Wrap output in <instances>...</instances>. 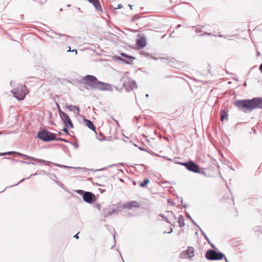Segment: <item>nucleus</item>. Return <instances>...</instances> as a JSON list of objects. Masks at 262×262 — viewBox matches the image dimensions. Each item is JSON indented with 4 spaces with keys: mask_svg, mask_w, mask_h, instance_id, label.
Returning <instances> with one entry per match:
<instances>
[{
    "mask_svg": "<svg viewBox=\"0 0 262 262\" xmlns=\"http://www.w3.org/2000/svg\"><path fill=\"white\" fill-rule=\"evenodd\" d=\"M53 164L55 166H58L59 167H68V166H64L63 165H61V164H57V163H53ZM69 167L71 168H75L74 167Z\"/></svg>",
    "mask_w": 262,
    "mask_h": 262,
    "instance_id": "nucleus-23",
    "label": "nucleus"
},
{
    "mask_svg": "<svg viewBox=\"0 0 262 262\" xmlns=\"http://www.w3.org/2000/svg\"><path fill=\"white\" fill-rule=\"evenodd\" d=\"M129 7H130V9H132L133 6L132 5H129Z\"/></svg>",
    "mask_w": 262,
    "mask_h": 262,
    "instance_id": "nucleus-48",
    "label": "nucleus"
},
{
    "mask_svg": "<svg viewBox=\"0 0 262 262\" xmlns=\"http://www.w3.org/2000/svg\"><path fill=\"white\" fill-rule=\"evenodd\" d=\"M55 140H56L57 141H64L65 142H68V141L66 139H63V138H57V139H56L55 138Z\"/></svg>",
    "mask_w": 262,
    "mask_h": 262,
    "instance_id": "nucleus-27",
    "label": "nucleus"
},
{
    "mask_svg": "<svg viewBox=\"0 0 262 262\" xmlns=\"http://www.w3.org/2000/svg\"><path fill=\"white\" fill-rule=\"evenodd\" d=\"M206 257L211 260H221L224 258L226 262H229L223 253L214 250H208L206 253Z\"/></svg>",
    "mask_w": 262,
    "mask_h": 262,
    "instance_id": "nucleus-5",
    "label": "nucleus"
},
{
    "mask_svg": "<svg viewBox=\"0 0 262 262\" xmlns=\"http://www.w3.org/2000/svg\"><path fill=\"white\" fill-rule=\"evenodd\" d=\"M146 97H148V94H146Z\"/></svg>",
    "mask_w": 262,
    "mask_h": 262,
    "instance_id": "nucleus-51",
    "label": "nucleus"
},
{
    "mask_svg": "<svg viewBox=\"0 0 262 262\" xmlns=\"http://www.w3.org/2000/svg\"><path fill=\"white\" fill-rule=\"evenodd\" d=\"M188 217L189 218H190V219L191 220V222L193 224V225H194L195 226H196L198 227V226H199L193 220L190 216V215L188 214Z\"/></svg>",
    "mask_w": 262,
    "mask_h": 262,
    "instance_id": "nucleus-24",
    "label": "nucleus"
},
{
    "mask_svg": "<svg viewBox=\"0 0 262 262\" xmlns=\"http://www.w3.org/2000/svg\"><path fill=\"white\" fill-rule=\"evenodd\" d=\"M212 35V34L210 33H207V32H205L204 33L202 34L201 35L202 36H203V35Z\"/></svg>",
    "mask_w": 262,
    "mask_h": 262,
    "instance_id": "nucleus-34",
    "label": "nucleus"
},
{
    "mask_svg": "<svg viewBox=\"0 0 262 262\" xmlns=\"http://www.w3.org/2000/svg\"><path fill=\"white\" fill-rule=\"evenodd\" d=\"M136 44L139 48H143L146 46V41L144 38H140L137 40Z\"/></svg>",
    "mask_w": 262,
    "mask_h": 262,
    "instance_id": "nucleus-15",
    "label": "nucleus"
},
{
    "mask_svg": "<svg viewBox=\"0 0 262 262\" xmlns=\"http://www.w3.org/2000/svg\"><path fill=\"white\" fill-rule=\"evenodd\" d=\"M198 227L199 228L200 232H201L202 234L203 235H204V234H205V233L204 232V231L201 228V227L199 226H198Z\"/></svg>",
    "mask_w": 262,
    "mask_h": 262,
    "instance_id": "nucleus-29",
    "label": "nucleus"
},
{
    "mask_svg": "<svg viewBox=\"0 0 262 262\" xmlns=\"http://www.w3.org/2000/svg\"><path fill=\"white\" fill-rule=\"evenodd\" d=\"M184 225V224L183 223V222L181 221V227H183Z\"/></svg>",
    "mask_w": 262,
    "mask_h": 262,
    "instance_id": "nucleus-42",
    "label": "nucleus"
},
{
    "mask_svg": "<svg viewBox=\"0 0 262 262\" xmlns=\"http://www.w3.org/2000/svg\"><path fill=\"white\" fill-rule=\"evenodd\" d=\"M259 69L260 71V72L262 73V63L260 64V65L259 67Z\"/></svg>",
    "mask_w": 262,
    "mask_h": 262,
    "instance_id": "nucleus-36",
    "label": "nucleus"
},
{
    "mask_svg": "<svg viewBox=\"0 0 262 262\" xmlns=\"http://www.w3.org/2000/svg\"><path fill=\"white\" fill-rule=\"evenodd\" d=\"M178 222L179 224L180 225V217H178Z\"/></svg>",
    "mask_w": 262,
    "mask_h": 262,
    "instance_id": "nucleus-41",
    "label": "nucleus"
},
{
    "mask_svg": "<svg viewBox=\"0 0 262 262\" xmlns=\"http://www.w3.org/2000/svg\"><path fill=\"white\" fill-rule=\"evenodd\" d=\"M37 137L43 141H50L55 139V135L47 130L38 132Z\"/></svg>",
    "mask_w": 262,
    "mask_h": 262,
    "instance_id": "nucleus-6",
    "label": "nucleus"
},
{
    "mask_svg": "<svg viewBox=\"0 0 262 262\" xmlns=\"http://www.w3.org/2000/svg\"><path fill=\"white\" fill-rule=\"evenodd\" d=\"M57 35H58V36H63V37H67V36H66V35H64V34H63V35H58V34H57Z\"/></svg>",
    "mask_w": 262,
    "mask_h": 262,
    "instance_id": "nucleus-43",
    "label": "nucleus"
},
{
    "mask_svg": "<svg viewBox=\"0 0 262 262\" xmlns=\"http://www.w3.org/2000/svg\"><path fill=\"white\" fill-rule=\"evenodd\" d=\"M168 160L170 161H172L176 164H180V159L179 158L175 157L172 160L171 159H168Z\"/></svg>",
    "mask_w": 262,
    "mask_h": 262,
    "instance_id": "nucleus-21",
    "label": "nucleus"
},
{
    "mask_svg": "<svg viewBox=\"0 0 262 262\" xmlns=\"http://www.w3.org/2000/svg\"><path fill=\"white\" fill-rule=\"evenodd\" d=\"M221 121H224V119H226V120H228L227 114L225 111H222L221 112Z\"/></svg>",
    "mask_w": 262,
    "mask_h": 262,
    "instance_id": "nucleus-19",
    "label": "nucleus"
},
{
    "mask_svg": "<svg viewBox=\"0 0 262 262\" xmlns=\"http://www.w3.org/2000/svg\"><path fill=\"white\" fill-rule=\"evenodd\" d=\"M15 82L13 80H11V82H10V85L11 86H14L15 85Z\"/></svg>",
    "mask_w": 262,
    "mask_h": 262,
    "instance_id": "nucleus-30",
    "label": "nucleus"
},
{
    "mask_svg": "<svg viewBox=\"0 0 262 262\" xmlns=\"http://www.w3.org/2000/svg\"><path fill=\"white\" fill-rule=\"evenodd\" d=\"M36 174H37V173H34V174H32L31 176H35V175H36Z\"/></svg>",
    "mask_w": 262,
    "mask_h": 262,
    "instance_id": "nucleus-49",
    "label": "nucleus"
},
{
    "mask_svg": "<svg viewBox=\"0 0 262 262\" xmlns=\"http://www.w3.org/2000/svg\"><path fill=\"white\" fill-rule=\"evenodd\" d=\"M128 75L129 73L128 72H126L123 74V76L121 78V81L123 82V85L125 88L126 91L127 92H129L133 90L134 88H137L136 82L132 80L129 77Z\"/></svg>",
    "mask_w": 262,
    "mask_h": 262,
    "instance_id": "nucleus-4",
    "label": "nucleus"
},
{
    "mask_svg": "<svg viewBox=\"0 0 262 262\" xmlns=\"http://www.w3.org/2000/svg\"><path fill=\"white\" fill-rule=\"evenodd\" d=\"M74 108H75L78 112V113L80 111V108L78 106L74 105Z\"/></svg>",
    "mask_w": 262,
    "mask_h": 262,
    "instance_id": "nucleus-28",
    "label": "nucleus"
},
{
    "mask_svg": "<svg viewBox=\"0 0 262 262\" xmlns=\"http://www.w3.org/2000/svg\"><path fill=\"white\" fill-rule=\"evenodd\" d=\"M11 92L17 100H22L25 98L28 91L25 85L21 84L14 88Z\"/></svg>",
    "mask_w": 262,
    "mask_h": 262,
    "instance_id": "nucleus-3",
    "label": "nucleus"
},
{
    "mask_svg": "<svg viewBox=\"0 0 262 262\" xmlns=\"http://www.w3.org/2000/svg\"><path fill=\"white\" fill-rule=\"evenodd\" d=\"M82 198L85 202L92 203L95 198V195L92 192L86 191L83 193Z\"/></svg>",
    "mask_w": 262,
    "mask_h": 262,
    "instance_id": "nucleus-11",
    "label": "nucleus"
},
{
    "mask_svg": "<svg viewBox=\"0 0 262 262\" xmlns=\"http://www.w3.org/2000/svg\"><path fill=\"white\" fill-rule=\"evenodd\" d=\"M173 60H174V59H171V62L172 63H173L174 62V61H173Z\"/></svg>",
    "mask_w": 262,
    "mask_h": 262,
    "instance_id": "nucleus-47",
    "label": "nucleus"
},
{
    "mask_svg": "<svg viewBox=\"0 0 262 262\" xmlns=\"http://www.w3.org/2000/svg\"><path fill=\"white\" fill-rule=\"evenodd\" d=\"M90 3L93 4L95 9L99 11H102L101 4L99 0H88Z\"/></svg>",
    "mask_w": 262,
    "mask_h": 262,
    "instance_id": "nucleus-14",
    "label": "nucleus"
},
{
    "mask_svg": "<svg viewBox=\"0 0 262 262\" xmlns=\"http://www.w3.org/2000/svg\"><path fill=\"white\" fill-rule=\"evenodd\" d=\"M172 231V228H171L170 231H169V232L164 231V233H171Z\"/></svg>",
    "mask_w": 262,
    "mask_h": 262,
    "instance_id": "nucleus-39",
    "label": "nucleus"
},
{
    "mask_svg": "<svg viewBox=\"0 0 262 262\" xmlns=\"http://www.w3.org/2000/svg\"><path fill=\"white\" fill-rule=\"evenodd\" d=\"M194 249L192 247H188L185 251L181 253V257L191 259L194 256Z\"/></svg>",
    "mask_w": 262,
    "mask_h": 262,
    "instance_id": "nucleus-10",
    "label": "nucleus"
},
{
    "mask_svg": "<svg viewBox=\"0 0 262 262\" xmlns=\"http://www.w3.org/2000/svg\"><path fill=\"white\" fill-rule=\"evenodd\" d=\"M70 49H71V48L69 47V50L68 51H70Z\"/></svg>",
    "mask_w": 262,
    "mask_h": 262,
    "instance_id": "nucleus-54",
    "label": "nucleus"
},
{
    "mask_svg": "<svg viewBox=\"0 0 262 262\" xmlns=\"http://www.w3.org/2000/svg\"><path fill=\"white\" fill-rule=\"evenodd\" d=\"M24 180H25V179H22L20 182H19L17 183V184H19V183H20L21 182L23 181Z\"/></svg>",
    "mask_w": 262,
    "mask_h": 262,
    "instance_id": "nucleus-46",
    "label": "nucleus"
},
{
    "mask_svg": "<svg viewBox=\"0 0 262 262\" xmlns=\"http://www.w3.org/2000/svg\"><path fill=\"white\" fill-rule=\"evenodd\" d=\"M181 165H183L185 166V169H188L189 171H192L195 173H199L204 174L205 172L204 171H201L200 170L199 166L194 163L192 161H190L188 162L182 163Z\"/></svg>",
    "mask_w": 262,
    "mask_h": 262,
    "instance_id": "nucleus-7",
    "label": "nucleus"
},
{
    "mask_svg": "<svg viewBox=\"0 0 262 262\" xmlns=\"http://www.w3.org/2000/svg\"><path fill=\"white\" fill-rule=\"evenodd\" d=\"M202 30L200 28H197L195 29V32L196 33H200L201 32Z\"/></svg>",
    "mask_w": 262,
    "mask_h": 262,
    "instance_id": "nucleus-33",
    "label": "nucleus"
},
{
    "mask_svg": "<svg viewBox=\"0 0 262 262\" xmlns=\"http://www.w3.org/2000/svg\"><path fill=\"white\" fill-rule=\"evenodd\" d=\"M149 182V180L148 179H146L144 180V181L142 183H141L140 184V186L141 187H144L146 186V185L147 184H148Z\"/></svg>",
    "mask_w": 262,
    "mask_h": 262,
    "instance_id": "nucleus-20",
    "label": "nucleus"
},
{
    "mask_svg": "<svg viewBox=\"0 0 262 262\" xmlns=\"http://www.w3.org/2000/svg\"><path fill=\"white\" fill-rule=\"evenodd\" d=\"M15 152H14V151H9V152H7L0 153V155H1V156L10 155H11L12 154H15ZM16 154H17L18 155H19L20 156L25 157L27 160L32 159L33 160L35 161H36L37 162L41 163H42V164H47V163H50V162L46 161L45 160H41V159H37V158H34V157H32L28 156H27L26 155H24V154H23L21 153L16 152Z\"/></svg>",
    "mask_w": 262,
    "mask_h": 262,
    "instance_id": "nucleus-8",
    "label": "nucleus"
},
{
    "mask_svg": "<svg viewBox=\"0 0 262 262\" xmlns=\"http://www.w3.org/2000/svg\"><path fill=\"white\" fill-rule=\"evenodd\" d=\"M59 114L60 117L64 122L65 125L67 127L73 128V125L69 116L67 114L62 112L60 109L59 110Z\"/></svg>",
    "mask_w": 262,
    "mask_h": 262,
    "instance_id": "nucleus-9",
    "label": "nucleus"
},
{
    "mask_svg": "<svg viewBox=\"0 0 262 262\" xmlns=\"http://www.w3.org/2000/svg\"><path fill=\"white\" fill-rule=\"evenodd\" d=\"M74 105H67L66 107L69 110V111H72V108H74Z\"/></svg>",
    "mask_w": 262,
    "mask_h": 262,
    "instance_id": "nucleus-25",
    "label": "nucleus"
},
{
    "mask_svg": "<svg viewBox=\"0 0 262 262\" xmlns=\"http://www.w3.org/2000/svg\"><path fill=\"white\" fill-rule=\"evenodd\" d=\"M219 37H224V38L227 39V40H231V39L230 38H227L226 36H223L222 35H219Z\"/></svg>",
    "mask_w": 262,
    "mask_h": 262,
    "instance_id": "nucleus-31",
    "label": "nucleus"
},
{
    "mask_svg": "<svg viewBox=\"0 0 262 262\" xmlns=\"http://www.w3.org/2000/svg\"><path fill=\"white\" fill-rule=\"evenodd\" d=\"M82 80L83 84L89 85L92 89L100 91L112 90L111 84L99 81L94 76L86 75L83 77Z\"/></svg>",
    "mask_w": 262,
    "mask_h": 262,
    "instance_id": "nucleus-1",
    "label": "nucleus"
},
{
    "mask_svg": "<svg viewBox=\"0 0 262 262\" xmlns=\"http://www.w3.org/2000/svg\"><path fill=\"white\" fill-rule=\"evenodd\" d=\"M204 237H205V238L206 239V241L208 242L209 244H210V245L212 247L214 248H215V246L213 244H211L210 243V240L208 238V237H207V235L206 234H204V235H203Z\"/></svg>",
    "mask_w": 262,
    "mask_h": 262,
    "instance_id": "nucleus-22",
    "label": "nucleus"
},
{
    "mask_svg": "<svg viewBox=\"0 0 262 262\" xmlns=\"http://www.w3.org/2000/svg\"><path fill=\"white\" fill-rule=\"evenodd\" d=\"M121 55L122 57H124L125 58V59H124V61L126 62L127 63H130L131 62H132L134 58L130 56H129L125 53H121Z\"/></svg>",
    "mask_w": 262,
    "mask_h": 262,
    "instance_id": "nucleus-16",
    "label": "nucleus"
},
{
    "mask_svg": "<svg viewBox=\"0 0 262 262\" xmlns=\"http://www.w3.org/2000/svg\"><path fill=\"white\" fill-rule=\"evenodd\" d=\"M171 66L174 67V64H171Z\"/></svg>",
    "mask_w": 262,
    "mask_h": 262,
    "instance_id": "nucleus-50",
    "label": "nucleus"
},
{
    "mask_svg": "<svg viewBox=\"0 0 262 262\" xmlns=\"http://www.w3.org/2000/svg\"><path fill=\"white\" fill-rule=\"evenodd\" d=\"M56 178V176H54L53 178Z\"/></svg>",
    "mask_w": 262,
    "mask_h": 262,
    "instance_id": "nucleus-52",
    "label": "nucleus"
},
{
    "mask_svg": "<svg viewBox=\"0 0 262 262\" xmlns=\"http://www.w3.org/2000/svg\"><path fill=\"white\" fill-rule=\"evenodd\" d=\"M0 134H1V133H0Z\"/></svg>",
    "mask_w": 262,
    "mask_h": 262,
    "instance_id": "nucleus-55",
    "label": "nucleus"
},
{
    "mask_svg": "<svg viewBox=\"0 0 262 262\" xmlns=\"http://www.w3.org/2000/svg\"><path fill=\"white\" fill-rule=\"evenodd\" d=\"M63 130L64 132H65L66 134H68V130L66 128H64L63 129Z\"/></svg>",
    "mask_w": 262,
    "mask_h": 262,
    "instance_id": "nucleus-35",
    "label": "nucleus"
},
{
    "mask_svg": "<svg viewBox=\"0 0 262 262\" xmlns=\"http://www.w3.org/2000/svg\"><path fill=\"white\" fill-rule=\"evenodd\" d=\"M84 121L85 122V124L86 126L91 129L94 130L95 129V127L93 124V123L89 120H87L86 119H84Z\"/></svg>",
    "mask_w": 262,
    "mask_h": 262,
    "instance_id": "nucleus-17",
    "label": "nucleus"
},
{
    "mask_svg": "<svg viewBox=\"0 0 262 262\" xmlns=\"http://www.w3.org/2000/svg\"><path fill=\"white\" fill-rule=\"evenodd\" d=\"M76 192L79 194H83L85 192L82 190H77Z\"/></svg>",
    "mask_w": 262,
    "mask_h": 262,
    "instance_id": "nucleus-26",
    "label": "nucleus"
},
{
    "mask_svg": "<svg viewBox=\"0 0 262 262\" xmlns=\"http://www.w3.org/2000/svg\"><path fill=\"white\" fill-rule=\"evenodd\" d=\"M160 216L164 219L169 223H170V220L174 218V214L171 211H167L165 214H161Z\"/></svg>",
    "mask_w": 262,
    "mask_h": 262,
    "instance_id": "nucleus-13",
    "label": "nucleus"
},
{
    "mask_svg": "<svg viewBox=\"0 0 262 262\" xmlns=\"http://www.w3.org/2000/svg\"><path fill=\"white\" fill-rule=\"evenodd\" d=\"M118 211V207L112 209V211H110L108 212H107L106 210H104V214L106 215H112V214H113L114 213H117Z\"/></svg>",
    "mask_w": 262,
    "mask_h": 262,
    "instance_id": "nucleus-18",
    "label": "nucleus"
},
{
    "mask_svg": "<svg viewBox=\"0 0 262 262\" xmlns=\"http://www.w3.org/2000/svg\"><path fill=\"white\" fill-rule=\"evenodd\" d=\"M56 178V176H54L53 178Z\"/></svg>",
    "mask_w": 262,
    "mask_h": 262,
    "instance_id": "nucleus-53",
    "label": "nucleus"
},
{
    "mask_svg": "<svg viewBox=\"0 0 262 262\" xmlns=\"http://www.w3.org/2000/svg\"><path fill=\"white\" fill-rule=\"evenodd\" d=\"M73 51H74V52H75V53H76V54H77V50H72V52H73Z\"/></svg>",
    "mask_w": 262,
    "mask_h": 262,
    "instance_id": "nucleus-44",
    "label": "nucleus"
},
{
    "mask_svg": "<svg viewBox=\"0 0 262 262\" xmlns=\"http://www.w3.org/2000/svg\"><path fill=\"white\" fill-rule=\"evenodd\" d=\"M140 206L139 203L137 201H132L122 205L124 209H132L134 208H138Z\"/></svg>",
    "mask_w": 262,
    "mask_h": 262,
    "instance_id": "nucleus-12",
    "label": "nucleus"
},
{
    "mask_svg": "<svg viewBox=\"0 0 262 262\" xmlns=\"http://www.w3.org/2000/svg\"><path fill=\"white\" fill-rule=\"evenodd\" d=\"M234 104L238 108H247L249 111L255 108H262V97H256L249 99L238 100L234 102Z\"/></svg>",
    "mask_w": 262,
    "mask_h": 262,
    "instance_id": "nucleus-2",
    "label": "nucleus"
},
{
    "mask_svg": "<svg viewBox=\"0 0 262 262\" xmlns=\"http://www.w3.org/2000/svg\"><path fill=\"white\" fill-rule=\"evenodd\" d=\"M162 61V62H166V63H168V60L165 59V58H161L160 59Z\"/></svg>",
    "mask_w": 262,
    "mask_h": 262,
    "instance_id": "nucleus-32",
    "label": "nucleus"
},
{
    "mask_svg": "<svg viewBox=\"0 0 262 262\" xmlns=\"http://www.w3.org/2000/svg\"><path fill=\"white\" fill-rule=\"evenodd\" d=\"M73 51H74V52H75V53H76V54H77V50H72V52H73Z\"/></svg>",
    "mask_w": 262,
    "mask_h": 262,
    "instance_id": "nucleus-45",
    "label": "nucleus"
},
{
    "mask_svg": "<svg viewBox=\"0 0 262 262\" xmlns=\"http://www.w3.org/2000/svg\"><path fill=\"white\" fill-rule=\"evenodd\" d=\"M21 162L25 163H26V164H34L33 163H30V162H25V161H21Z\"/></svg>",
    "mask_w": 262,
    "mask_h": 262,
    "instance_id": "nucleus-37",
    "label": "nucleus"
},
{
    "mask_svg": "<svg viewBox=\"0 0 262 262\" xmlns=\"http://www.w3.org/2000/svg\"><path fill=\"white\" fill-rule=\"evenodd\" d=\"M74 237L76 238V239H78L79 238L78 236V234L75 235L74 236Z\"/></svg>",
    "mask_w": 262,
    "mask_h": 262,
    "instance_id": "nucleus-40",
    "label": "nucleus"
},
{
    "mask_svg": "<svg viewBox=\"0 0 262 262\" xmlns=\"http://www.w3.org/2000/svg\"><path fill=\"white\" fill-rule=\"evenodd\" d=\"M122 7V5L121 4H119L117 6V7L116 8L117 9H120L121 8V7Z\"/></svg>",
    "mask_w": 262,
    "mask_h": 262,
    "instance_id": "nucleus-38",
    "label": "nucleus"
}]
</instances>
